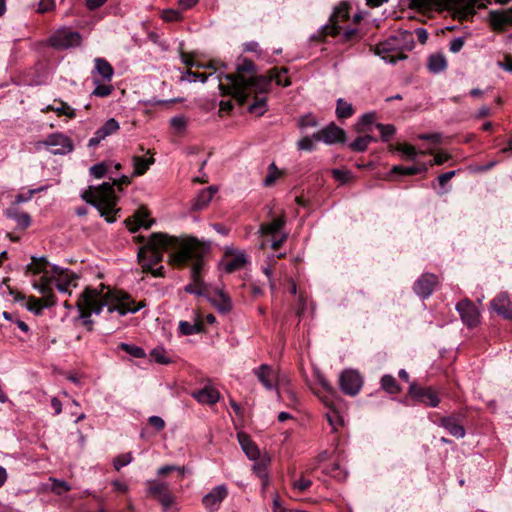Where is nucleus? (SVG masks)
I'll use <instances>...</instances> for the list:
<instances>
[{
  "instance_id": "f257e3e1",
  "label": "nucleus",
  "mask_w": 512,
  "mask_h": 512,
  "mask_svg": "<svg viewBox=\"0 0 512 512\" xmlns=\"http://www.w3.org/2000/svg\"><path fill=\"white\" fill-rule=\"evenodd\" d=\"M76 306L80 311L83 324L91 330L93 324L90 318L91 314H100L103 307H107L110 313L118 311L120 315H126L127 313H136L145 305L142 302L135 305L134 300L123 292L111 294V299H108L96 289L86 288L78 298Z\"/></svg>"
},
{
  "instance_id": "f03ea898",
  "label": "nucleus",
  "mask_w": 512,
  "mask_h": 512,
  "mask_svg": "<svg viewBox=\"0 0 512 512\" xmlns=\"http://www.w3.org/2000/svg\"><path fill=\"white\" fill-rule=\"evenodd\" d=\"M210 251V242L199 241L196 237H186L181 249L178 252H172L169 261L175 265H183L188 261L192 262L191 280L192 282L185 286L187 293L195 295H204L206 285L202 279L201 273L204 268V257Z\"/></svg>"
},
{
  "instance_id": "7ed1b4c3",
  "label": "nucleus",
  "mask_w": 512,
  "mask_h": 512,
  "mask_svg": "<svg viewBox=\"0 0 512 512\" xmlns=\"http://www.w3.org/2000/svg\"><path fill=\"white\" fill-rule=\"evenodd\" d=\"M185 239L186 237L179 239L161 232L152 233L147 242L139 248L137 253L139 263L143 270L151 273L154 277H163L164 267L159 266L154 268V266L162 261L164 251H180L181 245L184 243Z\"/></svg>"
},
{
  "instance_id": "20e7f679",
  "label": "nucleus",
  "mask_w": 512,
  "mask_h": 512,
  "mask_svg": "<svg viewBox=\"0 0 512 512\" xmlns=\"http://www.w3.org/2000/svg\"><path fill=\"white\" fill-rule=\"evenodd\" d=\"M236 72L220 74L219 78V90L222 95H231L240 104L245 103V85L248 77L254 76L256 66L250 59L246 57H238L235 64Z\"/></svg>"
},
{
  "instance_id": "39448f33",
  "label": "nucleus",
  "mask_w": 512,
  "mask_h": 512,
  "mask_svg": "<svg viewBox=\"0 0 512 512\" xmlns=\"http://www.w3.org/2000/svg\"><path fill=\"white\" fill-rule=\"evenodd\" d=\"M130 178L123 175L120 179H113V182H105L98 187H89V190L82 194V198L89 204L96 207L101 215H108L115 211L117 197L114 193V186L121 189L122 185H128Z\"/></svg>"
},
{
  "instance_id": "423d86ee",
  "label": "nucleus",
  "mask_w": 512,
  "mask_h": 512,
  "mask_svg": "<svg viewBox=\"0 0 512 512\" xmlns=\"http://www.w3.org/2000/svg\"><path fill=\"white\" fill-rule=\"evenodd\" d=\"M410 7L423 13L449 11L454 18L467 19L475 14L477 0H409Z\"/></svg>"
},
{
  "instance_id": "0eeeda50",
  "label": "nucleus",
  "mask_w": 512,
  "mask_h": 512,
  "mask_svg": "<svg viewBox=\"0 0 512 512\" xmlns=\"http://www.w3.org/2000/svg\"><path fill=\"white\" fill-rule=\"evenodd\" d=\"M339 14L340 12L333 14L330 18V23L323 26L320 31L312 36V39L322 41L326 36L330 35L333 37L341 36L345 41L351 40L357 34V30L353 28L343 29L339 24Z\"/></svg>"
},
{
  "instance_id": "6e6552de",
  "label": "nucleus",
  "mask_w": 512,
  "mask_h": 512,
  "mask_svg": "<svg viewBox=\"0 0 512 512\" xmlns=\"http://www.w3.org/2000/svg\"><path fill=\"white\" fill-rule=\"evenodd\" d=\"M49 45L57 50L77 47L81 44V35L70 28H60L48 39Z\"/></svg>"
},
{
  "instance_id": "1a4fd4ad",
  "label": "nucleus",
  "mask_w": 512,
  "mask_h": 512,
  "mask_svg": "<svg viewBox=\"0 0 512 512\" xmlns=\"http://www.w3.org/2000/svg\"><path fill=\"white\" fill-rule=\"evenodd\" d=\"M51 273L56 288L61 293H71L70 288L77 286L78 275L69 269L53 265L51 267Z\"/></svg>"
},
{
  "instance_id": "9d476101",
  "label": "nucleus",
  "mask_w": 512,
  "mask_h": 512,
  "mask_svg": "<svg viewBox=\"0 0 512 512\" xmlns=\"http://www.w3.org/2000/svg\"><path fill=\"white\" fill-rule=\"evenodd\" d=\"M40 144L50 148V152L54 155H66L74 149L72 140L63 133L50 134Z\"/></svg>"
},
{
  "instance_id": "9b49d317",
  "label": "nucleus",
  "mask_w": 512,
  "mask_h": 512,
  "mask_svg": "<svg viewBox=\"0 0 512 512\" xmlns=\"http://www.w3.org/2000/svg\"><path fill=\"white\" fill-rule=\"evenodd\" d=\"M247 262V256L243 251H238L233 247H226L224 259L220 266L226 273H233L244 268Z\"/></svg>"
},
{
  "instance_id": "f8f14e48",
  "label": "nucleus",
  "mask_w": 512,
  "mask_h": 512,
  "mask_svg": "<svg viewBox=\"0 0 512 512\" xmlns=\"http://www.w3.org/2000/svg\"><path fill=\"white\" fill-rule=\"evenodd\" d=\"M339 384L341 390L350 396H355L359 393L363 381L361 375L355 370H345L340 374Z\"/></svg>"
},
{
  "instance_id": "ddd939ff",
  "label": "nucleus",
  "mask_w": 512,
  "mask_h": 512,
  "mask_svg": "<svg viewBox=\"0 0 512 512\" xmlns=\"http://www.w3.org/2000/svg\"><path fill=\"white\" fill-rule=\"evenodd\" d=\"M408 393L413 400L430 407H437L440 403V398L431 387H420L413 383Z\"/></svg>"
},
{
  "instance_id": "4468645a",
  "label": "nucleus",
  "mask_w": 512,
  "mask_h": 512,
  "mask_svg": "<svg viewBox=\"0 0 512 512\" xmlns=\"http://www.w3.org/2000/svg\"><path fill=\"white\" fill-rule=\"evenodd\" d=\"M345 137V131L342 128L336 126L334 123L329 124L313 135V139L316 141H323L329 145L344 142Z\"/></svg>"
},
{
  "instance_id": "2eb2a0df",
  "label": "nucleus",
  "mask_w": 512,
  "mask_h": 512,
  "mask_svg": "<svg viewBox=\"0 0 512 512\" xmlns=\"http://www.w3.org/2000/svg\"><path fill=\"white\" fill-rule=\"evenodd\" d=\"M456 310L465 325L472 328L479 323L480 313L476 306L469 299H464L457 303Z\"/></svg>"
},
{
  "instance_id": "dca6fc26",
  "label": "nucleus",
  "mask_w": 512,
  "mask_h": 512,
  "mask_svg": "<svg viewBox=\"0 0 512 512\" xmlns=\"http://www.w3.org/2000/svg\"><path fill=\"white\" fill-rule=\"evenodd\" d=\"M254 375L267 390L278 389V372L268 364H262L253 370Z\"/></svg>"
},
{
  "instance_id": "f3484780",
  "label": "nucleus",
  "mask_w": 512,
  "mask_h": 512,
  "mask_svg": "<svg viewBox=\"0 0 512 512\" xmlns=\"http://www.w3.org/2000/svg\"><path fill=\"white\" fill-rule=\"evenodd\" d=\"M271 77L268 75H257L248 77L245 85V102L251 93L264 94L270 89Z\"/></svg>"
},
{
  "instance_id": "a211bd4d",
  "label": "nucleus",
  "mask_w": 512,
  "mask_h": 512,
  "mask_svg": "<svg viewBox=\"0 0 512 512\" xmlns=\"http://www.w3.org/2000/svg\"><path fill=\"white\" fill-rule=\"evenodd\" d=\"M438 284V277L432 273L422 274L414 283V292L421 298H428Z\"/></svg>"
},
{
  "instance_id": "6ab92c4d",
  "label": "nucleus",
  "mask_w": 512,
  "mask_h": 512,
  "mask_svg": "<svg viewBox=\"0 0 512 512\" xmlns=\"http://www.w3.org/2000/svg\"><path fill=\"white\" fill-rule=\"evenodd\" d=\"M148 216V210L146 208H140L131 217L125 220L126 227L132 233H135L141 227L149 229L154 224L155 220L148 219Z\"/></svg>"
},
{
  "instance_id": "aec40b11",
  "label": "nucleus",
  "mask_w": 512,
  "mask_h": 512,
  "mask_svg": "<svg viewBox=\"0 0 512 512\" xmlns=\"http://www.w3.org/2000/svg\"><path fill=\"white\" fill-rule=\"evenodd\" d=\"M227 494L228 491L225 485L216 486L203 497L202 503L209 512H214L218 510Z\"/></svg>"
},
{
  "instance_id": "412c9836",
  "label": "nucleus",
  "mask_w": 512,
  "mask_h": 512,
  "mask_svg": "<svg viewBox=\"0 0 512 512\" xmlns=\"http://www.w3.org/2000/svg\"><path fill=\"white\" fill-rule=\"evenodd\" d=\"M120 129L119 122L114 119H108L101 127H99L94 136L88 141L89 147H95L108 136L115 134Z\"/></svg>"
},
{
  "instance_id": "4be33fe9",
  "label": "nucleus",
  "mask_w": 512,
  "mask_h": 512,
  "mask_svg": "<svg viewBox=\"0 0 512 512\" xmlns=\"http://www.w3.org/2000/svg\"><path fill=\"white\" fill-rule=\"evenodd\" d=\"M439 425L453 437L463 438L466 434L465 428L461 424V420L455 415L442 417Z\"/></svg>"
},
{
  "instance_id": "5701e85b",
  "label": "nucleus",
  "mask_w": 512,
  "mask_h": 512,
  "mask_svg": "<svg viewBox=\"0 0 512 512\" xmlns=\"http://www.w3.org/2000/svg\"><path fill=\"white\" fill-rule=\"evenodd\" d=\"M491 309L505 319H512V304L507 293H500L491 301Z\"/></svg>"
},
{
  "instance_id": "b1692460",
  "label": "nucleus",
  "mask_w": 512,
  "mask_h": 512,
  "mask_svg": "<svg viewBox=\"0 0 512 512\" xmlns=\"http://www.w3.org/2000/svg\"><path fill=\"white\" fill-rule=\"evenodd\" d=\"M191 396L200 404L214 405L220 399V393L212 386H205L202 389L193 391Z\"/></svg>"
},
{
  "instance_id": "393cba45",
  "label": "nucleus",
  "mask_w": 512,
  "mask_h": 512,
  "mask_svg": "<svg viewBox=\"0 0 512 512\" xmlns=\"http://www.w3.org/2000/svg\"><path fill=\"white\" fill-rule=\"evenodd\" d=\"M94 64L93 79L97 78L103 82H110L114 74L111 64L103 58H96Z\"/></svg>"
},
{
  "instance_id": "a878e982",
  "label": "nucleus",
  "mask_w": 512,
  "mask_h": 512,
  "mask_svg": "<svg viewBox=\"0 0 512 512\" xmlns=\"http://www.w3.org/2000/svg\"><path fill=\"white\" fill-rule=\"evenodd\" d=\"M489 22L494 30L502 31L507 24H512V9L507 11H491Z\"/></svg>"
},
{
  "instance_id": "bb28decb",
  "label": "nucleus",
  "mask_w": 512,
  "mask_h": 512,
  "mask_svg": "<svg viewBox=\"0 0 512 512\" xmlns=\"http://www.w3.org/2000/svg\"><path fill=\"white\" fill-rule=\"evenodd\" d=\"M217 190L216 186H210L202 189L192 201V210L200 211L204 209L210 203Z\"/></svg>"
},
{
  "instance_id": "cd10ccee",
  "label": "nucleus",
  "mask_w": 512,
  "mask_h": 512,
  "mask_svg": "<svg viewBox=\"0 0 512 512\" xmlns=\"http://www.w3.org/2000/svg\"><path fill=\"white\" fill-rule=\"evenodd\" d=\"M238 442L250 460L256 461L260 456V451L257 445L250 439V437L242 432L237 434Z\"/></svg>"
},
{
  "instance_id": "c85d7f7f",
  "label": "nucleus",
  "mask_w": 512,
  "mask_h": 512,
  "mask_svg": "<svg viewBox=\"0 0 512 512\" xmlns=\"http://www.w3.org/2000/svg\"><path fill=\"white\" fill-rule=\"evenodd\" d=\"M209 300L221 313L229 312L232 309L231 299L223 290H215L214 296H211Z\"/></svg>"
},
{
  "instance_id": "c756f323",
  "label": "nucleus",
  "mask_w": 512,
  "mask_h": 512,
  "mask_svg": "<svg viewBox=\"0 0 512 512\" xmlns=\"http://www.w3.org/2000/svg\"><path fill=\"white\" fill-rule=\"evenodd\" d=\"M285 223V216L281 215L274 218L271 222L262 223L258 232L260 236L274 235L284 227Z\"/></svg>"
},
{
  "instance_id": "7c9ffc66",
  "label": "nucleus",
  "mask_w": 512,
  "mask_h": 512,
  "mask_svg": "<svg viewBox=\"0 0 512 512\" xmlns=\"http://www.w3.org/2000/svg\"><path fill=\"white\" fill-rule=\"evenodd\" d=\"M427 67L434 74L441 73L447 68V59L443 53H434L428 57Z\"/></svg>"
},
{
  "instance_id": "2f4dec72",
  "label": "nucleus",
  "mask_w": 512,
  "mask_h": 512,
  "mask_svg": "<svg viewBox=\"0 0 512 512\" xmlns=\"http://www.w3.org/2000/svg\"><path fill=\"white\" fill-rule=\"evenodd\" d=\"M154 163L153 158H145L142 156H133L132 157V164L134 167L133 175L134 176H141L146 173V171L149 169L150 165Z\"/></svg>"
},
{
  "instance_id": "473e14b6",
  "label": "nucleus",
  "mask_w": 512,
  "mask_h": 512,
  "mask_svg": "<svg viewBox=\"0 0 512 512\" xmlns=\"http://www.w3.org/2000/svg\"><path fill=\"white\" fill-rule=\"evenodd\" d=\"M5 215L16 221L17 225L22 229L27 228L31 223L29 214L24 212H18L16 209H7Z\"/></svg>"
},
{
  "instance_id": "72a5a7b5",
  "label": "nucleus",
  "mask_w": 512,
  "mask_h": 512,
  "mask_svg": "<svg viewBox=\"0 0 512 512\" xmlns=\"http://www.w3.org/2000/svg\"><path fill=\"white\" fill-rule=\"evenodd\" d=\"M168 491L169 487L167 484L157 481H148V493L154 499L158 500Z\"/></svg>"
},
{
  "instance_id": "f704fd0d",
  "label": "nucleus",
  "mask_w": 512,
  "mask_h": 512,
  "mask_svg": "<svg viewBox=\"0 0 512 512\" xmlns=\"http://www.w3.org/2000/svg\"><path fill=\"white\" fill-rule=\"evenodd\" d=\"M427 167L425 164H422L420 166H410V167H404V166H394L391 169V174H400V175H415L422 172H426Z\"/></svg>"
},
{
  "instance_id": "c9c22d12",
  "label": "nucleus",
  "mask_w": 512,
  "mask_h": 512,
  "mask_svg": "<svg viewBox=\"0 0 512 512\" xmlns=\"http://www.w3.org/2000/svg\"><path fill=\"white\" fill-rule=\"evenodd\" d=\"M354 114V109L350 103L342 98L337 100L336 115L339 119H346Z\"/></svg>"
},
{
  "instance_id": "e433bc0d",
  "label": "nucleus",
  "mask_w": 512,
  "mask_h": 512,
  "mask_svg": "<svg viewBox=\"0 0 512 512\" xmlns=\"http://www.w3.org/2000/svg\"><path fill=\"white\" fill-rule=\"evenodd\" d=\"M179 331L182 335L185 336L198 334L202 331V323L199 321H196L195 323H190L188 321H180Z\"/></svg>"
},
{
  "instance_id": "4c0bfd02",
  "label": "nucleus",
  "mask_w": 512,
  "mask_h": 512,
  "mask_svg": "<svg viewBox=\"0 0 512 512\" xmlns=\"http://www.w3.org/2000/svg\"><path fill=\"white\" fill-rule=\"evenodd\" d=\"M267 109L266 97L255 96L254 101L248 106V111L257 116H262Z\"/></svg>"
},
{
  "instance_id": "58836bf2",
  "label": "nucleus",
  "mask_w": 512,
  "mask_h": 512,
  "mask_svg": "<svg viewBox=\"0 0 512 512\" xmlns=\"http://www.w3.org/2000/svg\"><path fill=\"white\" fill-rule=\"evenodd\" d=\"M381 387L389 394H397L400 392V386L392 375H384L381 378Z\"/></svg>"
},
{
  "instance_id": "ea45409f",
  "label": "nucleus",
  "mask_w": 512,
  "mask_h": 512,
  "mask_svg": "<svg viewBox=\"0 0 512 512\" xmlns=\"http://www.w3.org/2000/svg\"><path fill=\"white\" fill-rule=\"evenodd\" d=\"M48 266V261L45 257H32V262L26 266L27 272H32L33 274H39L44 272L46 267Z\"/></svg>"
},
{
  "instance_id": "a19ab883",
  "label": "nucleus",
  "mask_w": 512,
  "mask_h": 512,
  "mask_svg": "<svg viewBox=\"0 0 512 512\" xmlns=\"http://www.w3.org/2000/svg\"><path fill=\"white\" fill-rule=\"evenodd\" d=\"M288 70L286 68H281L278 70L277 68H273L269 71V76L271 77V81L274 80L279 86H289L291 83L289 79L285 76Z\"/></svg>"
},
{
  "instance_id": "79ce46f5",
  "label": "nucleus",
  "mask_w": 512,
  "mask_h": 512,
  "mask_svg": "<svg viewBox=\"0 0 512 512\" xmlns=\"http://www.w3.org/2000/svg\"><path fill=\"white\" fill-rule=\"evenodd\" d=\"M2 316L4 317V319L9 321L11 324H15L20 329V331H22L23 333H25V334L29 333V330H30L29 326L27 325L26 322L22 321L16 313H10V312L4 311L2 313Z\"/></svg>"
},
{
  "instance_id": "37998d69",
  "label": "nucleus",
  "mask_w": 512,
  "mask_h": 512,
  "mask_svg": "<svg viewBox=\"0 0 512 512\" xmlns=\"http://www.w3.org/2000/svg\"><path fill=\"white\" fill-rule=\"evenodd\" d=\"M47 110L54 111L58 116L65 115L71 119L76 117L75 110L72 107H70L66 102H63V101H60V105L57 107L49 105L47 107Z\"/></svg>"
},
{
  "instance_id": "c03bdc74",
  "label": "nucleus",
  "mask_w": 512,
  "mask_h": 512,
  "mask_svg": "<svg viewBox=\"0 0 512 512\" xmlns=\"http://www.w3.org/2000/svg\"><path fill=\"white\" fill-rule=\"evenodd\" d=\"M94 84L96 85L95 89L92 92V95L97 97H107L112 91L113 87L109 84H102L100 79L94 78Z\"/></svg>"
},
{
  "instance_id": "a18cd8bd",
  "label": "nucleus",
  "mask_w": 512,
  "mask_h": 512,
  "mask_svg": "<svg viewBox=\"0 0 512 512\" xmlns=\"http://www.w3.org/2000/svg\"><path fill=\"white\" fill-rule=\"evenodd\" d=\"M280 176L281 172L277 168L276 164L272 162L268 167V174L263 180V185L265 187L272 186L275 183L276 179H278Z\"/></svg>"
},
{
  "instance_id": "49530a36",
  "label": "nucleus",
  "mask_w": 512,
  "mask_h": 512,
  "mask_svg": "<svg viewBox=\"0 0 512 512\" xmlns=\"http://www.w3.org/2000/svg\"><path fill=\"white\" fill-rule=\"evenodd\" d=\"M50 482V489L57 495H62L71 489L70 485L66 481L50 478Z\"/></svg>"
},
{
  "instance_id": "de8ad7c7",
  "label": "nucleus",
  "mask_w": 512,
  "mask_h": 512,
  "mask_svg": "<svg viewBox=\"0 0 512 512\" xmlns=\"http://www.w3.org/2000/svg\"><path fill=\"white\" fill-rule=\"evenodd\" d=\"M150 356L155 362L159 364H169L171 362L169 357L166 355L165 349L162 347H157L151 350Z\"/></svg>"
},
{
  "instance_id": "09e8293b",
  "label": "nucleus",
  "mask_w": 512,
  "mask_h": 512,
  "mask_svg": "<svg viewBox=\"0 0 512 512\" xmlns=\"http://www.w3.org/2000/svg\"><path fill=\"white\" fill-rule=\"evenodd\" d=\"M375 127L379 130L381 139L387 142L396 132L394 125L377 123Z\"/></svg>"
},
{
  "instance_id": "8fccbe9b",
  "label": "nucleus",
  "mask_w": 512,
  "mask_h": 512,
  "mask_svg": "<svg viewBox=\"0 0 512 512\" xmlns=\"http://www.w3.org/2000/svg\"><path fill=\"white\" fill-rule=\"evenodd\" d=\"M120 348L135 358H143L146 355L144 349L136 345L121 343Z\"/></svg>"
},
{
  "instance_id": "3c124183",
  "label": "nucleus",
  "mask_w": 512,
  "mask_h": 512,
  "mask_svg": "<svg viewBox=\"0 0 512 512\" xmlns=\"http://www.w3.org/2000/svg\"><path fill=\"white\" fill-rule=\"evenodd\" d=\"M332 176L340 184L348 183L352 179V177H353L351 171H349V170H341V169H333L332 170Z\"/></svg>"
},
{
  "instance_id": "603ef678",
  "label": "nucleus",
  "mask_w": 512,
  "mask_h": 512,
  "mask_svg": "<svg viewBox=\"0 0 512 512\" xmlns=\"http://www.w3.org/2000/svg\"><path fill=\"white\" fill-rule=\"evenodd\" d=\"M326 417L333 430H337V427L343 424L342 417L335 409H331L329 412H327Z\"/></svg>"
},
{
  "instance_id": "864d4df0",
  "label": "nucleus",
  "mask_w": 512,
  "mask_h": 512,
  "mask_svg": "<svg viewBox=\"0 0 512 512\" xmlns=\"http://www.w3.org/2000/svg\"><path fill=\"white\" fill-rule=\"evenodd\" d=\"M132 459L131 453L118 455L113 461V466L117 471H119L122 467L130 464Z\"/></svg>"
},
{
  "instance_id": "5fc2aeb1",
  "label": "nucleus",
  "mask_w": 512,
  "mask_h": 512,
  "mask_svg": "<svg viewBox=\"0 0 512 512\" xmlns=\"http://www.w3.org/2000/svg\"><path fill=\"white\" fill-rule=\"evenodd\" d=\"M253 471L260 479L267 480L268 472L266 462H255L253 465Z\"/></svg>"
},
{
  "instance_id": "6e6d98bb",
  "label": "nucleus",
  "mask_w": 512,
  "mask_h": 512,
  "mask_svg": "<svg viewBox=\"0 0 512 512\" xmlns=\"http://www.w3.org/2000/svg\"><path fill=\"white\" fill-rule=\"evenodd\" d=\"M207 75L204 74V73H198V72H193V71H187L186 72V75H184L182 77V80H186L188 82H196V81H201V82H205L207 80Z\"/></svg>"
},
{
  "instance_id": "4d7b16f0",
  "label": "nucleus",
  "mask_w": 512,
  "mask_h": 512,
  "mask_svg": "<svg viewBox=\"0 0 512 512\" xmlns=\"http://www.w3.org/2000/svg\"><path fill=\"white\" fill-rule=\"evenodd\" d=\"M349 147L351 150L355 152H364L368 145L366 143V140L363 138V136L356 138L353 142L349 144Z\"/></svg>"
},
{
  "instance_id": "13d9d810",
  "label": "nucleus",
  "mask_w": 512,
  "mask_h": 512,
  "mask_svg": "<svg viewBox=\"0 0 512 512\" xmlns=\"http://www.w3.org/2000/svg\"><path fill=\"white\" fill-rule=\"evenodd\" d=\"M162 19L168 22L178 21L181 19V13L175 9L164 10L161 14Z\"/></svg>"
},
{
  "instance_id": "bf43d9fd",
  "label": "nucleus",
  "mask_w": 512,
  "mask_h": 512,
  "mask_svg": "<svg viewBox=\"0 0 512 512\" xmlns=\"http://www.w3.org/2000/svg\"><path fill=\"white\" fill-rule=\"evenodd\" d=\"M107 171V166L105 163H98L90 167V173L97 179L102 178Z\"/></svg>"
},
{
  "instance_id": "052dcab7",
  "label": "nucleus",
  "mask_w": 512,
  "mask_h": 512,
  "mask_svg": "<svg viewBox=\"0 0 512 512\" xmlns=\"http://www.w3.org/2000/svg\"><path fill=\"white\" fill-rule=\"evenodd\" d=\"M52 281H53L52 277L48 278V277L44 276V277H42L41 282L39 284L35 285V288L38 289V291L42 295H45L52 290L50 287V284Z\"/></svg>"
},
{
  "instance_id": "680f3d73",
  "label": "nucleus",
  "mask_w": 512,
  "mask_h": 512,
  "mask_svg": "<svg viewBox=\"0 0 512 512\" xmlns=\"http://www.w3.org/2000/svg\"><path fill=\"white\" fill-rule=\"evenodd\" d=\"M170 123L175 130L182 131L186 128L187 119L184 116L179 115L171 118Z\"/></svg>"
},
{
  "instance_id": "e2e57ef3",
  "label": "nucleus",
  "mask_w": 512,
  "mask_h": 512,
  "mask_svg": "<svg viewBox=\"0 0 512 512\" xmlns=\"http://www.w3.org/2000/svg\"><path fill=\"white\" fill-rule=\"evenodd\" d=\"M397 149H398V151L402 152L409 159H414L417 155V151L412 145L399 144Z\"/></svg>"
},
{
  "instance_id": "0e129e2a",
  "label": "nucleus",
  "mask_w": 512,
  "mask_h": 512,
  "mask_svg": "<svg viewBox=\"0 0 512 512\" xmlns=\"http://www.w3.org/2000/svg\"><path fill=\"white\" fill-rule=\"evenodd\" d=\"M158 501L162 505L163 509L167 511L173 505L174 497L169 490L161 498H159Z\"/></svg>"
},
{
  "instance_id": "69168bd1",
  "label": "nucleus",
  "mask_w": 512,
  "mask_h": 512,
  "mask_svg": "<svg viewBox=\"0 0 512 512\" xmlns=\"http://www.w3.org/2000/svg\"><path fill=\"white\" fill-rule=\"evenodd\" d=\"M465 44V38L464 37H457V38H454L451 42H450V45H449V50L452 52V53H457L459 52L463 46Z\"/></svg>"
},
{
  "instance_id": "338daca9",
  "label": "nucleus",
  "mask_w": 512,
  "mask_h": 512,
  "mask_svg": "<svg viewBox=\"0 0 512 512\" xmlns=\"http://www.w3.org/2000/svg\"><path fill=\"white\" fill-rule=\"evenodd\" d=\"M311 484V480L302 477L299 480L294 481L293 488L295 490L303 492L306 491L311 486Z\"/></svg>"
},
{
  "instance_id": "774afa93",
  "label": "nucleus",
  "mask_w": 512,
  "mask_h": 512,
  "mask_svg": "<svg viewBox=\"0 0 512 512\" xmlns=\"http://www.w3.org/2000/svg\"><path fill=\"white\" fill-rule=\"evenodd\" d=\"M317 125V122H316V119L314 116L308 114V115H305V116H302L300 119H299V126L301 128H306V127H314Z\"/></svg>"
}]
</instances>
